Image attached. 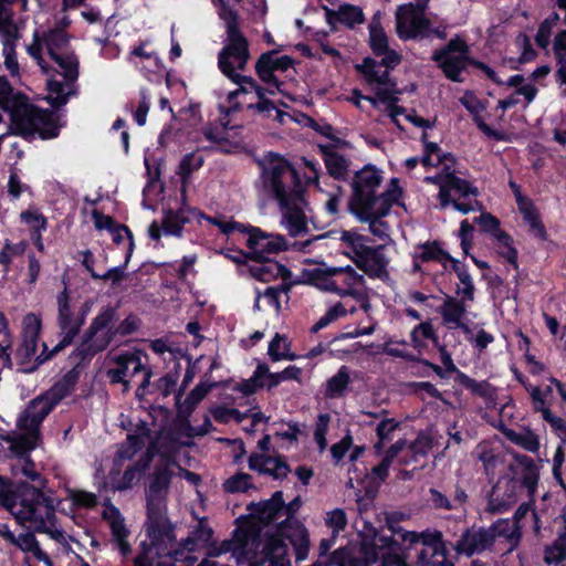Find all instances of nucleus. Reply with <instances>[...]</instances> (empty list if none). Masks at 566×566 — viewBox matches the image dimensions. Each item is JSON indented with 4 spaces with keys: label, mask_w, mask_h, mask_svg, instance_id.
<instances>
[{
    "label": "nucleus",
    "mask_w": 566,
    "mask_h": 566,
    "mask_svg": "<svg viewBox=\"0 0 566 566\" xmlns=\"http://www.w3.org/2000/svg\"><path fill=\"white\" fill-rule=\"evenodd\" d=\"M396 538L384 534L374 533L364 536L358 556L348 557L339 562V566H408L400 557V543L406 549H417L418 566H452L447 558V549L442 539V533L438 530L422 532L395 531Z\"/></svg>",
    "instance_id": "1"
},
{
    "label": "nucleus",
    "mask_w": 566,
    "mask_h": 566,
    "mask_svg": "<svg viewBox=\"0 0 566 566\" xmlns=\"http://www.w3.org/2000/svg\"><path fill=\"white\" fill-rule=\"evenodd\" d=\"M262 192L274 201L281 213V226L291 237L307 231L308 203L305 188L293 165L283 156L269 153L259 163Z\"/></svg>",
    "instance_id": "2"
},
{
    "label": "nucleus",
    "mask_w": 566,
    "mask_h": 566,
    "mask_svg": "<svg viewBox=\"0 0 566 566\" xmlns=\"http://www.w3.org/2000/svg\"><path fill=\"white\" fill-rule=\"evenodd\" d=\"M60 503L57 497L46 494L39 488L21 485L11 490L0 479V505L14 517L17 523L36 533L46 534L69 549V542L73 538L57 523L56 509Z\"/></svg>",
    "instance_id": "3"
},
{
    "label": "nucleus",
    "mask_w": 566,
    "mask_h": 566,
    "mask_svg": "<svg viewBox=\"0 0 566 566\" xmlns=\"http://www.w3.org/2000/svg\"><path fill=\"white\" fill-rule=\"evenodd\" d=\"M25 48L46 75V101L53 107L65 105L76 95L78 78V59L69 50L67 38H32Z\"/></svg>",
    "instance_id": "4"
},
{
    "label": "nucleus",
    "mask_w": 566,
    "mask_h": 566,
    "mask_svg": "<svg viewBox=\"0 0 566 566\" xmlns=\"http://www.w3.org/2000/svg\"><path fill=\"white\" fill-rule=\"evenodd\" d=\"M77 381L76 367L67 371L44 394L32 399L17 420L19 433L9 439L11 450L18 454L27 453L39 446L40 427L48 415L67 397Z\"/></svg>",
    "instance_id": "5"
},
{
    "label": "nucleus",
    "mask_w": 566,
    "mask_h": 566,
    "mask_svg": "<svg viewBox=\"0 0 566 566\" xmlns=\"http://www.w3.org/2000/svg\"><path fill=\"white\" fill-rule=\"evenodd\" d=\"M369 45L380 61L365 57L355 69L381 102L391 101L400 91L390 71L400 64L401 55L389 46L388 38H369Z\"/></svg>",
    "instance_id": "6"
},
{
    "label": "nucleus",
    "mask_w": 566,
    "mask_h": 566,
    "mask_svg": "<svg viewBox=\"0 0 566 566\" xmlns=\"http://www.w3.org/2000/svg\"><path fill=\"white\" fill-rule=\"evenodd\" d=\"M520 539L521 528L516 522L501 518L489 527L473 526L465 530L457 542L455 551L459 554L472 556L503 545L501 549L510 553L517 546Z\"/></svg>",
    "instance_id": "7"
},
{
    "label": "nucleus",
    "mask_w": 566,
    "mask_h": 566,
    "mask_svg": "<svg viewBox=\"0 0 566 566\" xmlns=\"http://www.w3.org/2000/svg\"><path fill=\"white\" fill-rule=\"evenodd\" d=\"M424 181L439 186L438 199L441 209L452 206L454 210L463 214L482 209L478 200V188L468 180L455 176L451 165H446V168L434 176H427Z\"/></svg>",
    "instance_id": "8"
},
{
    "label": "nucleus",
    "mask_w": 566,
    "mask_h": 566,
    "mask_svg": "<svg viewBox=\"0 0 566 566\" xmlns=\"http://www.w3.org/2000/svg\"><path fill=\"white\" fill-rule=\"evenodd\" d=\"M381 174L374 167L367 166L356 174L354 180L355 199L359 210H368L373 213H388L400 197L398 180L391 179L390 188L377 195L381 182Z\"/></svg>",
    "instance_id": "9"
},
{
    "label": "nucleus",
    "mask_w": 566,
    "mask_h": 566,
    "mask_svg": "<svg viewBox=\"0 0 566 566\" xmlns=\"http://www.w3.org/2000/svg\"><path fill=\"white\" fill-rule=\"evenodd\" d=\"M115 315V308L106 306L93 318L81 344L69 356L72 366L78 367L90 361L96 354L108 347L116 335Z\"/></svg>",
    "instance_id": "10"
},
{
    "label": "nucleus",
    "mask_w": 566,
    "mask_h": 566,
    "mask_svg": "<svg viewBox=\"0 0 566 566\" xmlns=\"http://www.w3.org/2000/svg\"><path fill=\"white\" fill-rule=\"evenodd\" d=\"M175 467L177 463L174 460L163 458L154 470L146 489L147 527L174 528L167 517V495Z\"/></svg>",
    "instance_id": "11"
},
{
    "label": "nucleus",
    "mask_w": 566,
    "mask_h": 566,
    "mask_svg": "<svg viewBox=\"0 0 566 566\" xmlns=\"http://www.w3.org/2000/svg\"><path fill=\"white\" fill-rule=\"evenodd\" d=\"M308 280L317 289L332 292L340 297L350 296L359 300L365 277L350 265L318 266L307 272Z\"/></svg>",
    "instance_id": "12"
},
{
    "label": "nucleus",
    "mask_w": 566,
    "mask_h": 566,
    "mask_svg": "<svg viewBox=\"0 0 566 566\" xmlns=\"http://www.w3.org/2000/svg\"><path fill=\"white\" fill-rule=\"evenodd\" d=\"M109 365L106 376L112 384H122L124 391H128L132 379L139 373L144 378L136 390L137 396H142L145 388L149 385L151 371L145 367L142 361V354L138 350H127L119 354H108L106 358Z\"/></svg>",
    "instance_id": "13"
},
{
    "label": "nucleus",
    "mask_w": 566,
    "mask_h": 566,
    "mask_svg": "<svg viewBox=\"0 0 566 566\" xmlns=\"http://www.w3.org/2000/svg\"><path fill=\"white\" fill-rule=\"evenodd\" d=\"M57 317L56 324L60 331V340L53 347L51 354L57 353L64 347L69 346L80 333L82 326L85 323L86 315L90 311L87 303L81 307H76L72 304L67 289L57 294Z\"/></svg>",
    "instance_id": "14"
},
{
    "label": "nucleus",
    "mask_w": 566,
    "mask_h": 566,
    "mask_svg": "<svg viewBox=\"0 0 566 566\" xmlns=\"http://www.w3.org/2000/svg\"><path fill=\"white\" fill-rule=\"evenodd\" d=\"M250 57L247 38H229L227 44L218 54V67L221 73L239 87L251 88L254 78L241 75L238 71H244Z\"/></svg>",
    "instance_id": "15"
},
{
    "label": "nucleus",
    "mask_w": 566,
    "mask_h": 566,
    "mask_svg": "<svg viewBox=\"0 0 566 566\" xmlns=\"http://www.w3.org/2000/svg\"><path fill=\"white\" fill-rule=\"evenodd\" d=\"M432 59L438 62L449 80L461 82L460 74L469 63L468 45L461 38H454L446 48L436 51Z\"/></svg>",
    "instance_id": "16"
},
{
    "label": "nucleus",
    "mask_w": 566,
    "mask_h": 566,
    "mask_svg": "<svg viewBox=\"0 0 566 566\" xmlns=\"http://www.w3.org/2000/svg\"><path fill=\"white\" fill-rule=\"evenodd\" d=\"M247 232L249 254L255 260H265L270 254H276L289 249L286 239L281 234L268 233L260 228L238 226Z\"/></svg>",
    "instance_id": "17"
},
{
    "label": "nucleus",
    "mask_w": 566,
    "mask_h": 566,
    "mask_svg": "<svg viewBox=\"0 0 566 566\" xmlns=\"http://www.w3.org/2000/svg\"><path fill=\"white\" fill-rule=\"evenodd\" d=\"M275 92H277V90L270 86L264 88L254 81V85L251 88H244L243 85H241L237 90L229 92L227 96L228 105L220 104L219 109L222 114L226 115L237 112L240 109V103L237 101L238 96L241 94L247 95L250 93H254L258 98V102L250 103L248 105V108L254 111L258 114L271 117L273 111H275V105L272 101L266 98V94L274 95Z\"/></svg>",
    "instance_id": "18"
},
{
    "label": "nucleus",
    "mask_w": 566,
    "mask_h": 566,
    "mask_svg": "<svg viewBox=\"0 0 566 566\" xmlns=\"http://www.w3.org/2000/svg\"><path fill=\"white\" fill-rule=\"evenodd\" d=\"M327 237L338 241L339 247L343 250V254L353 260L354 263H356L359 256L363 255L365 251L370 247L369 238L364 234H360L357 231L336 230L321 235H316L313 239L306 240L302 243H294V248H297L298 250H304L313 241L321 240Z\"/></svg>",
    "instance_id": "19"
},
{
    "label": "nucleus",
    "mask_w": 566,
    "mask_h": 566,
    "mask_svg": "<svg viewBox=\"0 0 566 566\" xmlns=\"http://www.w3.org/2000/svg\"><path fill=\"white\" fill-rule=\"evenodd\" d=\"M292 66V57L281 54L277 50H271L259 56L255 63V73L263 83L281 91L282 82L277 78L276 74L284 73Z\"/></svg>",
    "instance_id": "20"
},
{
    "label": "nucleus",
    "mask_w": 566,
    "mask_h": 566,
    "mask_svg": "<svg viewBox=\"0 0 566 566\" xmlns=\"http://www.w3.org/2000/svg\"><path fill=\"white\" fill-rule=\"evenodd\" d=\"M398 35H424L429 31V20L423 6L408 3L399 6L396 11Z\"/></svg>",
    "instance_id": "21"
},
{
    "label": "nucleus",
    "mask_w": 566,
    "mask_h": 566,
    "mask_svg": "<svg viewBox=\"0 0 566 566\" xmlns=\"http://www.w3.org/2000/svg\"><path fill=\"white\" fill-rule=\"evenodd\" d=\"M255 546V532L238 530L231 539L223 541L218 546L208 551V557H217L222 554L232 553L239 566L244 565V557Z\"/></svg>",
    "instance_id": "22"
},
{
    "label": "nucleus",
    "mask_w": 566,
    "mask_h": 566,
    "mask_svg": "<svg viewBox=\"0 0 566 566\" xmlns=\"http://www.w3.org/2000/svg\"><path fill=\"white\" fill-rule=\"evenodd\" d=\"M103 517L108 523L112 544L122 556L123 563H126L132 555L133 549L128 542L130 531L126 526L125 518L115 506L108 507L104 512Z\"/></svg>",
    "instance_id": "23"
},
{
    "label": "nucleus",
    "mask_w": 566,
    "mask_h": 566,
    "mask_svg": "<svg viewBox=\"0 0 566 566\" xmlns=\"http://www.w3.org/2000/svg\"><path fill=\"white\" fill-rule=\"evenodd\" d=\"M390 258L386 253V245L369 247L355 263L366 275L371 279L384 280L388 277Z\"/></svg>",
    "instance_id": "24"
},
{
    "label": "nucleus",
    "mask_w": 566,
    "mask_h": 566,
    "mask_svg": "<svg viewBox=\"0 0 566 566\" xmlns=\"http://www.w3.org/2000/svg\"><path fill=\"white\" fill-rule=\"evenodd\" d=\"M326 19L333 31H338L340 27L355 30L358 25L365 23V15L360 7L343 3L336 10L324 7Z\"/></svg>",
    "instance_id": "25"
},
{
    "label": "nucleus",
    "mask_w": 566,
    "mask_h": 566,
    "mask_svg": "<svg viewBox=\"0 0 566 566\" xmlns=\"http://www.w3.org/2000/svg\"><path fill=\"white\" fill-rule=\"evenodd\" d=\"M41 326V318L36 314L29 313L23 317L22 343L18 349V355L23 359H30L35 355Z\"/></svg>",
    "instance_id": "26"
},
{
    "label": "nucleus",
    "mask_w": 566,
    "mask_h": 566,
    "mask_svg": "<svg viewBox=\"0 0 566 566\" xmlns=\"http://www.w3.org/2000/svg\"><path fill=\"white\" fill-rule=\"evenodd\" d=\"M212 530L203 521H200L185 541L177 543L175 538V548H182L189 554V557L182 560L186 565L192 566L196 563L197 558L192 556V553L206 547L212 538Z\"/></svg>",
    "instance_id": "27"
},
{
    "label": "nucleus",
    "mask_w": 566,
    "mask_h": 566,
    "mask_svg": "<svg viewBox=\"0 0 566 566\" xmlns=\"http://www.w3.org/2000/svg\"><path fill=\"white\" fill-rule=\"evenodd\" d=\"M252 515L263 524H281L283 522V493L276 491L270 500L253 504Z\"/></svg>",
    "instance_id": "28"
},
{
    "label": "nucleus",
    "mask_w": 566,
    "mask_h": 566,
    "mask_svg": "<svg viewBox=\"0 0 566 566\" xmlns=\"http://www.w3.org/2000/svg\"><path fill=\"white\" fill-rule=\"evenodd\" d=\"M249 468L261 473L270 474L274 479L285 478L290 471L289 465L283 458L258 453L250 455Z\"/></svg>",
    "instance_id": "29"
},
{
    "label": "nucleus",
    "mask_w": 566,
    "mask_h": 566,
    "mask_svg": "<svg viewBox=\"0 0 566 566\" xmlns=\"http://www.w3.org/2000/svg\"><path fill=\"white\" fill-rule=\"evenodd\" d=\"M149 441L150 430L144 424L134 434H129L120 446L115 458V464L120 465L122 462L132 460Z\"/></svg>",
    "instance_id": "30"
},
{
    "label": "nucleus",
    "mask_w": 566,
    "mask_h": 566,
    "mask_svg": "<svg viewBox=\"0 0 566 566\" xmlns=\"http://www.w3.org/2000/svg\"><path fill=\"white\" fill-rule=\"evenodd\" d=\"M468 304L461 298L446 295L443 303L439 307L443 325L452 329L453 326H460V322L464 319Z\"/></svg>",
    "instance_id": "31"
},
{
    "label": "nucleus",
    "mask_w": 566,
    "mask_h": 566,
    "mask_svg": "<svg viewBox=\"0 0 566 566\" xmlns=\"http://www.w3.org/2000/svg\"><path fill=\"white\" fill-rule=\"evenodd\" d=\"M9 544L25 554H31L36 560L44 563L46 566H53L51 558L41 548L33 532L28 531L19 535L13 534V539Z\"/></svg>",
    "instance_id": "32"
},
{
    "label": "nucleus",
    "mask_w": 566,
    "mask_h": 566,
    "mask_svg": "<svg viewBox=\"0 0 566 566\" xmlns=\"http://www.w3.org/2000/svg\"><path fill=\"white\" fill-rule=\"evenodd\" d=\"M502 433L512 443L521 447L525 451L537 453L541 447L538 436L528 428L514 430L510 428H502Z\"/></svg>",
    "instance_id": "33"
},
{
    "label": "nucleus",
    "mask_w": 566,
    "mask_h": 566,
    "mask_svg": "<svg viewBox=\"0 0 566 566\" xmlns=\"http://www.w3.org/2000/svg\"><path fill=\"white\" fill-rule=\"evenodd\" d=\"M513 458L521 470L520 474L523 485L533 495L538 482V467L532 458L525 454L513 453Z\"/></svg>",
    "instance_id": "34"
},
{
    "label": "nucleus",
    "mask_w": 566,
    "mask_h": 566,
    "mask_svg": "<svg viewBox=\"0 0 566 566\" xmlns=\"http://www.w3.org/2000/svg\"><path fill=\"white\" fill-rule=\"evenodd\" d=\"M226 2H230V6L233 8V10L239 14L238 9H240L243 13L247 14L248 18L251 20L258 21L262 19L266 11V1L265 0H226ZM239 17V34H241V25H242V18Z\"/></svg>",
    "instance_id": "35"
},
{
    "label": "nucleus",
    "mask_w": 566,
    "mask_h": 566,
    "mask_svg": "<svg viewBox=\"0 0 566 566\" xmlns=\"http://www.w3.org/2000/svg\"><path fill=\"white\" fill-rule=\"evenodd\" d=\"M555 524L560 525L558 538L545 552V562L548 564L559 563L566 558V512L564 511L556 520Z\"/></svg>",
    "instance_id": "36"
},
{
    "label": "nucleus",
    "mask_w": 566,
    "mask_h": 566,
    "mask_svg": "<svg viewBox=\"0 0 566 566\" xmlns=\"http://www.w3.org/2000/svg\"><path fill=\"white\" fill-rule=\"evenodd\" d=\"M189 211L184 208L174 211L171 209L164 211L163 231L167 235L181 237L185 223L189 221Z\"/></svg>",
    "instance_id": "37"
},
{
    "label": "nucleus",
    "mask_w": 566,
    "mask_h": 566,
    "mask_svg": "<svg viewBox=\"0 0 566 566\" xmlns=\"http://www.w3.org/2000/svg\"><path fill=\"white\" fill-rule=\"evenodd\" d=\"M285 269L281 264L270 261L268 258L265 260H260V262L249 268L251 276L262 282H269L277 277Z\"/></svg>",
    "instance_id": "38"
},
{
    "label": "nucleus",
    "mask_w": 566,
    "mask_h": 566,
    "mask_svg": "<svg viewBox=\"0 0 566 566\" xmlns=\"http://www.w3.org/2000/svg\"><path fill=\"white\" fill-rule=\"evenodd\" d=\"M388 213H373L368 210H360V220L368 222L369 231L380 240L390 238V228L387 222L382 221V217Z\"/></svg>",
    "instance_id": "39"
},
{
    "label": "nucleus",
    "mask_w": 566,
    "mask_h": 566,
    "mask_svg": "<svg viewBox=\"0 0 566 566\" xmlns=\"http://www.w3.org/2000/svg\"><path fill=\"white\" fill-rule=\"evenodd\" d=\"M474 222L481 228V231L490 233L497 243H506L509 234L501 230L500 221L491 213L484 212L480 217L474 218Z\"/></svg>",
    "instance_id": "40"
},
{
    "label": "nucleus",
    "mask_w": 566,
    "mask_h": 566,
    "mask_svg": "<svg viewBox=\"0 0 566 566\" xmlns=\"http://www.w3.org/2000/svg\"><path fill=\"white\" fill-rule=\"evenodd\" d=\"M268 354L273 361L296 359V355L290 352L287 338L280 334H276L270 342Z\"/></svg>",
    "instance_id": "41"
},
{
    "label": "nucleus",
    "mask_w": 566,
    "mask_h": 566,
    "mask_svg": "<svg viewBox=\"0 0 566 566\" xmlns=\"http://www.w3.org/2000/svg\"><path fill=\"white\" fill-rule=\"evenodd\" d=\"M350 381L349 370L346 366H342L338 371L328 379L325 395L329 398L343 396L345 389Z\"/></svg>",
    "instance_id": "42"
},
{
    "label": "nucleus",
    "mask_w": 566,
    "mask_h": 566,
    "mask_svg": "<svg viewBox=\"0 0 566 566\" xmlns=\"http://www.w3.org/2000/svg\"><path fill=\"white\" fill-rule=\"evenodd\" d=\"M218 14L226 27L227 35H240L239 34V17L230 2L226 0H218Z\"/></svg>",
    "instance_id": "43"
},
{
    "label": "nucleus",
    "mask_w": 566,
    "mask_h": 566,
    "mask_svg": "<svg viewBox=\"0 0 566 566\" xmlns=\"http://www.w3.org/2000/svg\"><path fill=\"white\" fill-rule=\"evenodd\" d=\"M268 373V365L260 363L254 369L252 376L249 379H243L238 382L233 389L240 391L244 396H250L254 394L259 388H262L261 379L262 375Z\"/></svg>",
    "instance_id": "44"
},
{
    "label": "nucleus",
    "mask_w": 566,
    "mask_h": 566,
    "mask_svg": "<svg viewBox=\"0 0 566 566\" xmlns=\"http://www.w3.org/2000/svg\"><path fill=\"white\" fill-rule=\"evenodd\" d=\"M454 270L460 282L457 287V294L465 302H473L475 287L472 276L464 266H455Z\"/></svg>",
    "instance_id": "45"
},
{
    "label": "nucleus",
    "mask_w": 566,
    "mask_h": 566,
    "mask_svg": "<svg viewBox=\"0 0 566 566\" xmlns=\"http://www.w3.org/2000/svg\"><path fill=\"white\" fill-rule=\"evenodd\" d=\"M20 220L31 230V237L36 234L40 240V232L46 229V218L36 209H28L20 213Z\"/></svg>",
    "instance_id": "46"
},
{
    "label": "nucleus",
    "mask_w": 566,
    "mask_h": 566,
    "mask_svg": "<svg viewBox=\"0 0 566 566\" xmlns=\"http://www.w3.org/2000/svg\"><path fill=\"white\" fill-rule=\"evenodd\" d=\"M459 382L464 386L467 389H469L472 394L480 396L482 398L489 399L492 398L494 395V390L492 386L486 381H478L464 373H459L458 375Z\"/></svg>",
    "instance_id": "47"
},
{
    "label": "nucleus",
    "mask_w": 566,
    "mask_h": 566,
    "mask_svg": "<svg viewBox=\"0 0 566 566\" xmlns=\"http://www.w3.org/2000/svg\"><path fill=\"white\" fill-rule=\"evenodd\" d=\"M203 165V157L197 153L187 154L180 161L179 175L182 181V192L186 191V184L190 175Z\"/></svg>",
    "instance_id": "48"
},
{
    "label": "nucleus",
    "mask_w": 566,
    "mask_h": 566,
    "mask_svg": "<svg viewBox=\"0 0 566 566\" xmlns=\"http://www.w3.org/2000/svg\"><path fill=\"white\" fill-rule=\"evenodd\" d=\"M212 387V384H198L184 400L181 405L182 412L190 415L195 410L197 405L209 394Z\"/></svg>",
    "instance_id": "49"
},
{
    "label": "nucleus",
    "mask_w": 566,
    "mask_h": 566,
    "mask_svg": "<svg viewBox=\"0 0 566 566\" xmlns=\"http://www.w3.org/2000/svg\"><path fill=\"white\" fill-rule=\"evenodd\" d=\"M513 45L520 52V55L517 57L511 56V61L525 64L532 62L536 57V51L534 49L532 38H515Z\"/></svg>",
    "instance_id": "50"
},
{
    "label": "nucleus",
    "mask_w": 566,
    "mask_h": 566,
    "mask_svg": "<svg viewBox=\"0 0 566 566\" xmlns=\"http://www.w3.org/2000/svg\"><path fill=\"white\" fill-rule=\"evenodd\" d=\"M15 39L17 38H4L2 48L6 69L11 73L12 76L19 75L20 71L15 53Z\"/></svg>",
    "instance_id": "51"
},
{
    "label": "nucleus",
    "mask_w": 566,
    "mask_h": 566,
    "mask_svg": "<svg viewBox=\"0 0 566 566\" xmlns=\"http://www.w3.org/2000/svg\"><path fill=\"white\" fill-rule=\"evenodd\" d=\"M444 252L442 249L438 245L437 242H428L424 244H421L417 247L413 259L420 260L422 262H429V261H439L443 259Z\"/></svg>",
    "instance_id": "52"
},
{
    "label": "nucleus",
    "mask_w": 566,
    "mask_h": 566,
    "mask_svg": "<svg viewBox=\"0 0 566 566\" xmlns=\"http://www.w3.org/2000/svg\"><path fill=\"white\" fill-rule=\"evenodd\" d=\"M473 454L482 462L486 473L492 471L497 464V455L486 442L479 443Z\"/></svg>",
    "instance_id": "53"
},
{
    "label": "nucleus",
    "mask_w": 566,
    "mask_h": 566,
    "mask_svg": "<svg viewBox=\"0 0 566 566\" xmlns=\"http://www.w3.org/2000/svg\"><path fill=\"white\" fill-rule=\"evenodd\" d=\"M325 165L329 175L336 179L344 178L347 172V161L337 153L327 154Z\"/></svg>",
    "instance_id": "54"
},
{
    "label": "nucleus",
    "mask_w": 566,
    "mask_h": 566,
    "mask_svg": "<svg viewBox=\"0 0 566 566\" xmlns=\"http://www.w3.org/2000/svg\"><path fill=\"white\" fill-rule=\"evenodd\" d=\"M252 488L251 476L248 473H237L223 483L228 493L245 492Z\"/></svg>",
    "instance_id": "55"
},
{
    "label": "nucleus",
    "mask_w": 566,
    "mask_h": 566,
    "mask_svg": "<svg viewBox=\"0 0 566 566\" xmlns=\"http://www.w3.org/2000/svg\"><path fill=\"white\" fill-rule=\"evenodd\" d=\"M149 459L145 462L144 465H140L139 463L128 467L123 474V478L120 482L116 485L117 490H127L132 488L134 484H136L139 481L142 471L147 467Z\"/></svg>",
    "instance_id": "56"
},
{
    "label": "nucleus",
    "mask_w": 566,
    "mask_h": 566,
    "mask_svg": "<svg viewBox=\"0 0 566 566\" xmlns=\"http://www.w3.org/2000/svg\"><path fill=\"white\" fill-rule=\"evenodd\" d=\"M554 52L559 63L557 71L558 81L562 84H566V38H555Z\"/></svg>",
    "instance_id": "57"
},
{
    "label": "nucleus",
    "mask_w": 566,
    "mask_h": 566,
    "mask_svg": "<svg viewBox=\"0 0 566 566\" xmlns=\"http://www.w3.org/2000/svg\"><path fill=\"white\" fill-rule=\"evenodd\" d=\"M554 52L559 63L557 71L558 81L562 84H566V38H555Z\"/></svg>",
    "instance_id": "58"
},
{
    "label": "nucleus",
    "mask_w": 566,
    "mask_h": 566,
    "mask_svg": "<svg viewBox=\"0 0 566 566\" xmlns=\"http://www.w3.org/2000/svg\"><path fill=\"white\" fill-rule=\"evenodd\" d=\"M398 428V422L392 419H385L380 421L376 428L378 442L375 444L377 452H380L384 442L391 439V434Z\"/></svg>",
    "instance_id": "59"
},
{
    "label": "nucleus",
    "mask_w": 566,
    "mask_h": 566,
    "mask_svg": "<svg viewBox=\"0 0 566 566\" xmlns=\"http://www.w3.org/2000/svg\"><path fill=\"white\" fill-rule=\"evenodd\" d=\"M329 416L327 413L319 415L315 424L314 440L318 446L321 452L326 449L327 440L326 434L328 430Z\"/></svg>",
    "instance_id": "60"
},
{
    "label": "nucleus",
    "mask_w": 566,
    "mask_h": 566,
    "mask_svg": "<svg viewBox=\"0 0 566 566\" xmlns=\"http://www.w3.org/2000/svg\"><path fill=\"white\" fill-rule=\"evenodd\" d=\"M287 287L284 285L269 286L262 293V297L266 301L268 305L275 308L276 312L281 310V298L287 295Z\"/></svg>",
    "instance_id": "61"
},
{
    "label": "nucleus",
    "mask_w": 566,
    "mask_h": 566,
    "mask_svg": "<svg viewBox=\"0 0 566 566\" xmlns=\"http://www.w3.org/2000/svg\"><path fill=\"white\" fill-rule=\"evenodd\" d=\"M325 523L334 533H339L347 525L346 513L343 509H334L326 513Z\"/></svg>",
    "instance_id": "62"
},
{
    "label": "nucleus",
    "mask_w": 566,
    "mask_h": 566,
    "mask_svg": "<svg viewBox=\"0 0 566 566\" xmlns=\"http://www.w3.org/2000/svg\"><path fill=\"white\" fill-rule=\"evenodd\" d=\"M408 448L412 452L413 457H426L432 449V439L427 433H419L413 442Z\"/></svg>",
    "instance_id": "63"
},
{
    "label": "nucleus",
    "mask_w": 566,
    "mask_h": 566,
    "mask_svg": "<svg viewBox=\"0 0 566 566\" xmlns=\"http://www.w3.org/2000/svg\"><path fill=\"white\" fill-rule=\"evenodd\" d=\"M542 417L551 424L552 429L562 439V441L566 442V421L563 418L555 416L549 409L544 410Z\"/></svg>",
    "instance_id": "64"
}]
</instances>
